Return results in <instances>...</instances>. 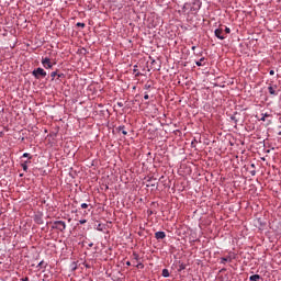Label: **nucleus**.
Here are the masks:
<instances>
[{
  "label": "nucleus",
  "instance_id": "1",
  "mask_svg": "<svg viewBox=\"0 0 281 281\" xmlns=\"http://www.w3.org/2000/svg\"><path fill=\"white\" fill-rule=\"evenodd\" d=\"M52 229H57V232H65L67 229V223L65 221L53 222Z\"/></svg>",
  "mask_w": 281,
  "mask_h": 281
},
{
  "label": "nucleus",
  "instance_id": "2",
  "mask_svg": "<svg viewBox=\"0 0 281 281\" xmlns=\"http://www.w3.org/2000/svg\"><path fill=\"white\" fill-rule=\"evenodd\" d=\"M32 76H34L36 80H41V78H45L47 76V71H45V69L40 67L32 71Z\"/></svg>",
  "mask_w": 281,
  "mask_h": 281
},
{
  "label": "nucleus",
  "instance_id": "3",
  "mask_svg": "<svg viewBox=\"0 0 281 281\" xmlns=\"http://www.w3.org/2000/svg\"><path fill=\"white\" fill-rule=\"evenodd\" d=\"M42 65L44 69H52V67H54V64L52 63V59L49 57H43Z\"/></svg>",
  "mask_w": 281,
  "mask_h": 281
},
{
  "label": "nucleus",
  "instance_id": "4",
  "mask_svg": "<svg viewBox=\"0 0 281 281\" xmlns=\"http://www.w3.org/2000/svg\"><path fill=\"white\" fill-rule=\"evenodd\" d=\"M34 223H36L37 225H43V223H45V221L43 220V213H37L34 215Z\"/></svg>",
  "mask_w": 281,
  "mask_h": 281
},
{
  "label": "nucleus",
  "instance_id": "5",
  "mask_svg": "<svg viewBox=\"0 0 281 281\" xmlns=\"http://www.w3.org/2000/svg\"><path fill=\"white\" fill-rule=\"evenodd\" d=\"M215 36L216 38H220V41H225V36L223 35V29H216Z\"/></svg>",
  "mask_w": 281,
  "mask_h": 281
},
{
  "label": "nucleus",
  "instance_id": "6",
  "mask_svg": "<svg viewBox=\"0 0 281 281\" xmlns=\"http://www.w3.org/2000/svg\"><path fill=\"white\" fill-rule=\"evenodd\" d=\"M155 181H157L156 178H153V177L148 178L147 179V183H148L147 188H155L157 186V182H155Z\"/></svg>",
  "mask_w": 281,
  "mask_h": 281
},
{
  "label": "nucleus",
  "instance_id": "7",
  "mask_svg": "<svg viewBox=\"0 0 281 281\" xmlns=\"http://www.w3.org/2000/svg\"><path fill=\"white\" fill-rule=\"evenodd\" d=\"M155 238H156L157 240H164V238H166V232H161V231L156 232V233H155Z\"/></svg>",
  "mask_w": 281,
  "mask_h": 281
},
{
  "label": "nucleus",
  "instance_id": "8",
  "mask_svg": "<svg viewBox=\"0 0 281 281\" xmlns=\"http://www.w3.org/2000/svg\"><path fill=\"white\" fill-rule=\"evenodd\" d=\"M234 258H236V257H232V255H228L226 257H222L221 258V265H225L226 262H232V260H234Z\"/></svg>",
  "mask_w": 281,
  "mask_h": 281
},
{
  "label": "nucleus",
  "instance_id": "9",
  "mask_svg": "<svg viewBox=\"0 0 281 281\" xmlns=\"http://www.w3.org/2000/svg\"><path fill=\"white\" fill-rule=\"evenodd\" d=\"M278 89V86H269L268 87V92L270 93V95H278V92L276 91Z\"/></svg>",
  "mask_w": 281,
  "mask_h": 281
},
{
  "label": "nucleus",
  "instance_id": "10",
  "mask_svg": "<svg viewBox=\"0 0 281 281\" xmlns=\"http://www.w3.org/2000/svg\"><path fill=\"white\" fill-rule=\"evenodd\" d=\"M195 65L198 67H205L206 63H205V57L200 58V60L195 61Z\"/></svg>",
  "mask_w": 281,
  "mask_h": 281
},
{
  "label": "nucleus",
  "instance_id": "11",
  "mask_svg": "<svg viewBox=\"0 0 281 281\" xmlns=\"http://www.w3.org/2000/svg\"><path fill=\"white\" fill-rule=\"evenodd\" d=\"M250 281H260L262 280V277H260V274H252L249 277Z\"/></svg>",
  "mask_w": 281,
  "mask_h": 281
},
{
  "label": "nucleus",
  "instance_id": "12",
  "mask_svg": "<svg viewBox=\"0 0 281 281\" xmlns=\"http://www.w3.org/2000/svg\"><path fill=\"white\" fill-rule=\"evenodd\" d=\"M29 164H32V161H27V160H26V161H24V162L21 164V167H22V169L24 170V172H27V165H29Z\"/></svg>",
  "mask_w": 281,
  "mask_h": 281
},
{
  "label": "nucleus",
  "instance_id": "13",
  "mask_svg": "<svg viewBox=\"0 0 281 281\" xmlns=\"http://www.w3.org/2000/svg\"><path fill=\"white\" fill-rule=\"evenodd\" d=\"M161 276L162 278H170V271H168V269H164Z\"/></svg>",
  "mask_w": 281,
  "mask_h": 281
},
{
  "label": "nucleus",
  "instance_id": "14",
  "mask_svg": "<svg viewBox=\"0 0 281 281\" xmlns=\"http://www.w3.org/2000/svg\"><path fill=\"white\" fill-rule=\"evenodd\" d=\"M134 74H135V78H139V76H142V72H139L137 70V65L134 66V69H133Z\"/></svg>",
  "mask_w": 281,
  "mask_h": 281
},
{
  "label": "nucleus",
  "instance_id": "15",
  "mask_svg": "<svg viewBox=\"0 0 281 281\" xmlns=\"http://www.w3.org/2000/svg\"><path fill=\"white\" fill-rule=\"evenodd\" d=\"M119 131H121L123 135H128V132H126V126L124 125L119 126Z\"/></svg>",
  "mask_w": 281,
  "mask_h": 281
},
{
  "label": "nucleus",
  "instance_id": "16",
  "mask_svg": "<svg viewBox=\"0 0 281 281\" xmlns=\"http://www.w3.org/2000/svg\"><path fill=\"white\" fill-rule=\"evenodd\" d=\"M250 168H252V170H250L251 177H256V165H255V164H251V165H250Z\"/></svg>",
  "mask_w": 281,
  "mask_h": 281
},
{
  "label": "nucleus",
  "instance_id": "17",
  "mask_svg": "<svg viewBox=\"0 0 281 281\" xmlns=\"http://www.w3.org/2000/svg\"><path fill=\"white\" fill-rule=\"evenodd\" d=\"M133 259L136 260V262H139V254L133 252Z\"/></svg>",
  "mask_w": 281,
  "mask_h": 281
},
{
  "label": "nucleus",
  "instance_id": "18",
  "mask_svg": "<svg viewBox=\"0 0 281 281\" xmlns=\"http://www.w3.org/2000/svg\"><path fill=\"white\" fill-rule=\"evenodd\" d=\"M261 115H262V117L259 119L260 122H265V120H266L267 117H269V114H267V113L261 114Z\"/></svg>",
  "mask_w": 281,
  "mask_h": 281
},
{
  "label": "nucleus",
  "instance_id": "19",
  "mask_svg": "<svg viewBox=\"0 0 281 281\" xmlns=\"http://www.w3.org/2000/svg\"><path fill=\"white\" fill-rule=\"evenodd\" d=\"M184 269H186V265L184 263H180L179 268H178V271H184Z\"/></svg>",
  "mask_w": 281,
  "mask_h": 281
},
{
  "label": "nucleus",
  "instance_id": "20",
  "mask_svg": "<svg viewBox=\"0 0 281 281\" xmlns=\"http://www.w3.org/2000/svg\"><path fill=\"white\" fill-rule=\"evenodd\" d=\"M56 76H58V71L50 72L52 80H54V78H56Z\"/></svg>",
  "mask_w": 281,
  "mask_h": 281
},
{
  "label": "nucleus",
  "instance_id": "21",
  "mask_svg": "<svg viewBox=\"0 0 281 281\" xmlns=\"http://www.w3.org/2000/svg\"><path fill=\"white\" fill-rule=\"evenodd\" d=\"M22 157L27 158V159H32V155H30L29 153H24L22 155Z\"/></svg>",
  "mask_w": 281,
  "mask_h": 281
},
{
  "label": "nucleus",
  "instance_id": "22",
  "mask_svg": "<svg viewBox=\"0 0 281 281\" xmlns=\"http://www.w3.org/2000/svg\"><path fill=\"white\" fill-rule=\"evenodd\" d=\"M71 269H72V271H76V269H78V265L76 262H72L71 263Z\"/></svg>",
  "mask_w": 281,
  "mask_h": 281
},
{
  "label": "nucleus",
  "instance_id": "23",
  "mask_svg": "<svg viewBox=\"0 0 281 281\" xmlns=\"http://www.w3.org/2000/svg\"><path fill=\"white\" fill-rule=\"evenodd\" d=\"M77 27H82V29H85V27H86V24L82 23V22H78V23H77Z\"/></svg>",
  "mask_w": 281,
  "mask_h": 281
},
{
  "label": "nucleus",
  "instance_id": "24",
  "mask_svg": "<svg viewBox=\"0 0 281 281\" xmlns=\"http://www.w3.org/2000/svg\"><path fill=\"white\" fill-rule=\"evenodd\" d=\"M136 269H144V263L138 262V263L136 265Z\"/></svg>",
  "mask_w": 281,
  "mask_h": 281
},
{
  "label": "nucleus",
  "instance_id": "25",
  "mask_svg": "<svg viewBox=\"0 0 281 281\" xmlns=\"http://www.w3.org/2000/svg\"><path fill=\"white\" fill-rule=\"evenodd\" d=\"M87 207H89V204H87V203H82V204H81V209H82V210H87Z\"/></svg>",
  "mask_w": 281,
  "mask_h": 281
},
{
  "label": "nucleus",
  "instance_id": "26",
  "mask_svg": "<svg viewBox=\"0 0 281 281\" xmlns=\"http://www.w3.org/2000/svg\"><path fill=\"white\" fill-rule=\"evenodd\" d=\"M231 120H233V122H235V124H238V120L236 119V116H231Z\"/></svg>",
  "mask_w": 281,
  "mask_h": 281
},
{
  "label": "nucleus",
  "instance_id": "27",
  "mask_svg": "<svg viewBox=\"0 0 281 281\" xmlns=\"http://www.w3.org/2000/svg\"><path fill=\"white\" fill-rule=\"evenodd\" d=\"M225 33H226V34H231V33H232V30L226 26V27H225Z\"/></svg>",
  "mask_w": 281,
  "mask_h": 281
},
{
  "label": "nucleus",
  "instance_id": "28",
  "mask_svg": "<svg viewBox=\"0 0 281 281\" xmlns=\"http://www.w3.org/2000/svg\"><path fill=\"white\" fill-rule=\"evenodd\" d=\"M85 223H87V220H80L79 221V225H85Z\"/></svg>",
  "mask_w": 281,
  "mask_h": 281
},
{
  "label": "nucleus",
  "instance_id": "29",
  "mask_svg": "<svg viewBox=\"0 0 281 281\" xmlns=\"http://www.w3.org/2000/svg\"><path fill=\"white\" fill-rule=\"evenodd\" d=\"M57 78H65V74H57Z\"/></svg>",
  "mask_w": 281,
  "mask_h": 281
},
{
  "label": "nucleus",
  "instance_id": "30",
  "mask_svg": "<svg viewBox=\"0 0 281 281\" xmlns=\"http://www.w3.org/2000/svg\"><path fill=\"white\" fill-rule=\"evenodd\" d=\"M144 89H150V83H145Z\"/></svg>",
  "mask_w": 281,
  "mask_h": 281
},
{
  "label": "nucleus",
  "instance_id": "31",
  "mask_svg": "<svg viewBox=\"0 0 281 281\" xmlns=\"http://www.w3.org/2000/svg\"><path fill=\"white\" fill-rule=\"evenodd\" d=\"M45 265V261H41L38 265H37V267H43Z\"/></svg>",
  "mask_w": 281,
  "mask_h": 281
},
{
  "label": "nucleus",
  "instance_id": "32",
  "mask_svg": "<svg viewBox=\"0 0 281 281\" xmlns=\"http://www.w3.org/2000/svg\"><path fill=\"white\" fill-rule=\"evenodd\" d=\"M269 74H270V76H274L276 71L274 70H270Z\"/></svg>",
  "mask_w": 281,
  "mask_h": 281
},
{
  "label": "nucleus",
  "instance_id": "33",
  "mask_svg": "<svg viewBox=\"0 0 281 281\" xmlns=\"http://www.w3.org/2000/svg\"><path fill=\"white\" fill-rule=\"evenodd\" d=\"M148 98H150V97L148 95V93H145L144 100H148Z\"/></svg>",
  "mask_w": 281,
  "mask_h": 281
},
{
  "label": "nucleus",
  "instance_id": "34",
  "mask_svg": "<svg viewBox=\"0 0 281 281\" xmlns=\"http://www.w3.org/2000/svg\"><path fill=\"white\" fill-rule=\"evenodd\" d=\"M22 281H30V278H23V279H21Z\"/></svg>",
  "mask_w": 281,
  "mask_h": 281
},
{
  "label": "nucleus",
  "instance_id": "35",
  "mask_svg": "<svg viewBox=\"0 0 281 281\" xmlns=\"http://www.w3.org/2000/svg\"><path fill=\"white\" fill-rule=\"evenodd\" d=\"M117 105L119 106H124V103L123 102H119Z\"/></svg>",
  "mask_w": 281,
  "mask_h": 281
},
{
  "label": "nucleus",
  "instance_id": "36",
  "mask_svg": "<svg viewBox=\"0 0 281 281\" xmlns=\"http://www.w3.org/2000/svg\"><path fill=\"white\" fill-rule=\"evenodd\" d=\"M126 266H127V267H131V261H126Z\"/></svg>",
  "mask_w": 281,
  "mask_h": 281
},
{
  "label": "nucleus",
  "instance_id": "37",
  "mask_svg": "<svg viewBox=\"0 0 281 281\" xmlns=\"http://www.w3.org/2000/svg\"><path fill=\"white\" fill-rule=\"evenodd\" d=\"M193 52H194V49H196V46H192V48H191Z\"/></svg>",
  "mask_w": 281,
  "mask_h": 281
},
{
  "label": "nucleus",
  "instance_id": "38",
  "mask_svg": "<svg viewBox=\"0 0 281 281\" xmlns=\"http://www.w3.org/2000/svg\"><path fill=\"white\" fill-rule=\"evenodd\" d=\"M195 142H196V139H194V140L191 143V144H192V146H194Z\"/></svg>",
  "mask_w": 281,
  "mask_h": 281
},
{
  "label": "nucleus",
  "instance_id": "39",
  "mask_svg": "<svg viewBox=\"0 0 281 281\" xmlns=\"http://www.w3.org/2000/svg\"><path fill=\"white\" fill-rule=\"evenodd\" d=\"M0 137H3V132H0Z\"/></svg>",
  "mask_w": 281,
  "mask_h": 281
},
{
  "label": "nucleus",
  "instance_id": "40",
  "mask_svg": "<svg viewBox=\"0 0 281 281\" xmlns=\"http://www.w3.org/2000/svg\"><path fill=\"white\" fill-rule=\"evenodd\" d=\"M202 55H203V53L196 54V56H202Z\"/></svg>",
  "mask_w": 281,
  "mask_h": 281
},
{
  "label": "nucleus",
  "instance_id": "41",
  "mask_svg": "<svg viewBox=\"0 0 281 281\" xmlns=\"http://www.w3.org/2000/svg\"><path fill=\"white\" fill-rule=\"evenodd\" d=\"M89 247H93V244H89Z\"/></svg>",
  "mask_w": 281,
  "mask_h": 281
},
{
  "label": "nucleus",
  "instance_id": "42",
  "mask_svg": "<svg viewBox=\"0 0 281 281\" xmlns=\"http://www.w3.org/2000/svg\"><path fill=\"white\" fill-rule=\"evenodd\" d=\"M20 177H23V173H20Z\"/></svg>",
  "mask_w": 281,
  "mask_h": 281
},
{
  "label": "nucleus",
  "instance_id": "43",
  "mask_svg": "<svg viewBox=\"0 0 281 281\" xmlns=\"http://www.w3.org/2000/svg\"><path fill=\"white\" fill-rule=\"evenodd\" d=\"M278 135H281V132H279Z\"/></svg>",
  "mask_w": 281,
  "mask_h": 281
}]
</instances>
